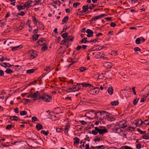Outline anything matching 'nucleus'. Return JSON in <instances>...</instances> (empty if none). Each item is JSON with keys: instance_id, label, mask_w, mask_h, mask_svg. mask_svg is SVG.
<instances>
[{"instance_id": "obj_1", "label": "nucleus", "mask_w": 149, "mask_h": 149, "mask_svg": "<svg viewBox=\"0 0 149 149\" xmlns=\"http://www.w3.org/2000/svg\"><path fill=\"white\" fill-rule=\"evenodd\" d=\"M109 113L106 111H99L97 112V118H98L99 117V119L102 120L105 119H107V118L109 116Z\"/></svg>"}, {"instance_id": "obj_2", "label": "nucleus", "mask_w": 149, "mask_h": 149, "mask_svg": "<svg viewBox=\"0 0 149 149\" xmlns=\"http://www.w3.org/2000/svg\"><path fill=\"white\" fill-rule=\"evenodd\" d=\"M41 99L43 101L45 102H49L51 101L52 97L46 94H43L42 95H39L38 100Z\"/></svg>"}, {"instance_id": "obj_3", "label": "nucleus", "mask_w": 149, "mask_h": 149, "mask_svg": "<svg viewBox=\"0 0 149 149\" xmlns=\"http://www.w3.org/2000/svg\"><path fill=\"white\" fill-rule=\"evenodd\" d=\"M97 112H95L93 110H91L86 113L85 115L90 118L92 119L95 116L97 118Z\"/></svg>"}, {"instance_id": "obj_4", "label": "nucleus", "mask_w": 149, "mask_h": 149, "mask_svg": "<svg viewBox=\"0 0 149 149\" xmlns=\"http://www.w3.org/2000/svg\"><path fill=\"white\" fill-rule=\"evenodd\" d=\"M89 8L88 4L87 5L84 6L82 7L83 11L78 12L77 13V14L78 15H83L84 13H85V14L87 13H88L87 11L88 10Z\"/></svg>"}, {"instance_id": "obj_5", "label": "nucleus", "mask_w": 149, "mask_h": 149, "mask_svg": "<svg viewBox=\"0 0 149 149\" xmlns=\"http://www.w3.org/2000/svg\"><path fill=\"white\" fill-rule=\"evenodd\" d=\"M99 87L96 88L91 89L89 91V93L92 95H95L98 94L99 92Z\"/></svg>"}, {"instance_id": "obj_6", "label": "nucleus", "mask_w": 149, "mask_h": 149, "mask_svg": "<svg viewBox=\"0 0 149 149\" xmlns=\"http://www.w3.org/2000/svg\"><path fill=\"white\" fill-rule=\"evenodd\" d=\"M121 128H124L127 127L126 122L125 121H120L118 124V125Z\"/></svg>"}, {"instance_id": "obj_7", "label": "nucleus", "mask_w": 149, "mask_h": 149, "mask_svg": "<svg viewBox=\"0 0 149 149\" xmlns=\"http://www.w3.org/2000/svg\"><path fill=\"white\" fill-rule=\"evenodd\" d=\"M98 127H95V129L91 131H90L89 133L92 134L94 135H97L98 133Z\"/></svg>"}, {"instance_id": "obj_8", "label": "nucleus", "mask_w": 149, "mask_h": 149, "mask_svg": "<svg viewBox=\"0 0 149 149\" xmlns=\"http://www.w3.org/2000/svg\"><path fill=\"white\" fill-rule=\"evenodd\" d=\"M98 133L102 135L103 134L107 133L108 132L106 128L101 129L98 128Z\"/></svg>"}, {"instance_id": "obj_9", "label": "nucleus", "mask_w": 149, "mask_h": 149, "mask_svg": "<svg viewBox=\"0 0 149 149\" xmlns=\"http://www.w3.org/2000/svg\"><path fill=\"white\" fill-rule=\"evenodd\" d=\"M31 52V53L30 55V58L31 59H33L37 57V52L35 51H32Z\"/></svg>"}, {"instance_id": "obj_10", "label": "nucleus", "mask_w": 149, "mask_h": 149, "mask_svg": "<svg viewBox=\"0 0 149 149\" xmlns=\"http://www.w3.org/2000/svg\"><path fill=\"white\" fill-rule=\"evenodd\" d=\"M86 33H88L87 36L88 37H91L93 36V32L92 31L89 29L86 30Z\"/></svg>"}, {"instance_id": "obj_11", "label": "nucleus", "mask_w": 149, "mask_h": 149, "mask_svg": "<svg viewBox=\"0 0 149 149\" xmlns=\"http://www.w3.org/2000/svg\"><path fill=\"white\" fill-rule=\"evenodd\" d=\"M9 117H10V119L11 120L17 121L19 120V121H23L22 120L20 119L17 116H9Z\"/></svg>"}, {"instance_id": "obj_12", "label": "nucleus", "mask_w": 149, "mask_h": 149, "mask_svg": "<svg viewBox=\"0 0 149 149\" xmlns=\"http://www.w3.org/2000/svg\"><path fill=\"white\" fill-rule=\"evenodd\" d=\"M46 41L42 39H40L37 42L40 45H43L45 44L46 43Z\"/></svg>"}, {"instance_id": "obj_13", "label": "nucleus", "mask_w": 149, "mask_h": 149, "mask_svg": "<svg viewBox=\"0 0 149 149\" xmlns=\"http://www.w3.org/2000/svg\"><path fill=\"white\" fill-rule=\"evenodd\" d=\"M32 94L33 98H38V97H39V95H40L38 91H36Z\"/></svg>"}, {"instance_id": "obj_14", "label": "nucleus", "mask_w": 149, "mask_h": 149, "mask_svg": "<svg viewBox=\"0 0 149 149\" xmlns=\"http://www.w3.org/2000/svg\"><path fill=\"white\" fill-rule=\"evenodd\" d=\"M142 123V121L141 119H139L136 120L135 124L136 126H140L141 125Z\"/></svg>"}, {"instance_id": "obj_15", "label": "nucleus", "mask_w": 149, "mask_h": 149, "mask_svg": "<svg viewBox=\"0 0 149 149\" xmlns=\"http://www.w3.org/2000/svg\"><path fill=\"white\" fill-rule=\"evenodd\" d=\"M38 28L39 29L42 30L44 29V27L42 24L41 22H38Z\"/></svg>"}, {"instance_id": "obj_16", "label": "nucleus", "mask_w": 149, "mask_h": 149, "mask_svg": "<svg viewBox=\"0 0 149 149\" xmlns=\"http://www.w3.org/2000/svg\"><path fill=\"white\" fill-rule=\"evenodd\" d=\"M65 134H67L68 133V131L69 129L70 128V126L69 125H65Z\"/></svg>"}, {"instance_id": "obj_17", "label": "nucleus", "mask_w": 149, "mask_h": 149, "mask_svg": "<svg viewBox=\"0 0 149 149\" xmlns=\"http://www.w3.org/2000/svg\"><path fill=\"white\" fill-rule=\"evenodd\" d=\"M113 89L111 87H109L107 90L108 92L110 95H112L113 93Z\"/></svg>"}, {"instance_id": "obj_18", "label": "nucleus", "mask_w": 149, "mask_h": 149, "mask_svg": "<svg viewBox=\"0 0 149 149\" xmlns=\"http://www.w3.org/2000/svg\"><path fill=\"white\" fill-rule=\"evenodd\" d=\"M107 119L110 121H113L115 120V118L113 116H110L109 114V116L107 118Z\"/></svg>"}, {"instance_id": "obj_19", "label": "nucleus", "mask_w": 149, "mask_h": 149, "mask_svg": "<svg viewBox=\"0 0 149 149\" xmlns=\"http://www.w3.org/2000/svg\"><path fill=\"white\" fill-rule=\"evenodd\" d=\"M69 37H68L64 39L61 42V44L62 45H64L65 43L67 42V41L69 40Z\"/></svg>"}, {"instance_id": "obj_20", "label": "nucleus", "mask_w": 149, "mask_h": 149, "mask_svg": "<svg viewBox=\"0 0 149 149\" xmlns=\"http://www.w3.org/2000/svg\"><path fill=\"white\" fill-rule=\"evenodd\" d=\"M81 84L82 85V86L83 87H91L92 86L89 84L88 83H86L85 82Z\"/></svg>"}, {"instance_id": "obj_21", "label": "nucleus", "mask_w": 149, "mask_h": 149, "mask_svg": "<svg viewBox=\"0 0 149 149\" xmlns=\"http://www.w3.org/2000/svg\"><path fill=\"white\" fill-rule=\"evenodd\" d=\"M17 9L19 11L24 9L25 8V7L24 6V5H17Z\"/></svg>"}, {"instance_id": "obj_22", "label": "nucleus", "mask_w": 149, "mask_h": 149, "mask_svg": "<svg viewBox=\"0 0 149 149\" xmlns=\"http://www.w3.org/2000/svg\"><path fill=\"white\" fill-rule=\"evenodd\" d=\"M142 139H149V134H145L142 136Z\"/></svg>"}, {"instance_id": "obj_23", "label": "nucleus", "mask_w": 149, "mask_h": 149, "mask_svg": "<svg viewBox=\"0 0 149 149\" xmlns=\"http://www.w3.org/2000/svg\"><path fill=\"white\" fill-rule=\"evenodd\" d=\"M119 102L117 101H114L112 102L111 103V104L113 106H115L118 104Z\"/></svg>"}, {"instance_id": "obj_24", "label": "nucleus", "mask_w": 149, "mask_h": 149, "mask_svg": "<svg viewBox=\"0 0 149 149\" xmlns=\"http://www.w3.org/2000/svg\"><path fill=\"white\" fill-rule=\"evenodd\" d=\"M68 18L69 17L68 16L65 17L62 20V24L65 23L68 20Z\"/></svg>"}, {"instance_id": "obj_25", "label": "nucleus", "mask_w": 149, "mask_h": 149, "mask_svg": "<svg viewBox=\"0 0 149 149\" xmlns=\"http://www.w3.org/2000/svg\"><path fill=\"white\" fill-rule=\"evenodd\" d=\"M74 144H77L79 143V139L77 137H75L74 139Z\"/></svg>"}, {"instance_id": "obj_26", "label": "nucleus", "mask_w": 149, "mask_h": 149, "mask_svg": "<svg viewBox=\"0 0 149 149\" xmlns=\"http://www.w3.org/2000/svg\"><path fill=\"white\" fill-rule=\"evenodd\" d=\"M36 127L39 130L43 129L42 126L40 124H37Z\"/></svg>"}, {"instance_id": "obj_27", "label": "nucleus", "mask_w": 149, "mask_h": 149, "mask_svg": "<svg viewBox=\"0 0 149 149\" xmlns=\"http://www.w3.org/2000/svg\"><path fill=\"white\" fill-rule=\"evenodd\" d=\"M31 4L29 1H27L25 3V4H24V6H25V8L26 7L28 8H29L31 7Z\"/></svg>"}, {"instance_id": "obj_28", "label": "nucleus", "mask_w": 149, "mask_h": 149, "mask_svg": "<svg viewBox=\"0 0 149 149\" xmlns=\"http://www.w3.org/2000/svg\"><path fill=\"white\" fill-rule=\"evenodd\" d=\"M35 71V70L34 69L28 70L26 71V73L28 74H31L33 72Z\"/></svg>"}, {"instance_id": "obj_29", "label": "nucleus", "mask_w": 149, "mask_h": 149, "mask_svg": "<svg viewBox=\"0 0 149 149\" xmlns=\"http://www.w3.org/2000/svg\"><path fill=\"white\" fill-rule=\"evenodd\" d=\"M6 72L8 74H9L13 72L12 70L9 68H7L6 70Z\"/></svg>"}, {"instance_id": "obj_30", "label": "nucleus", "mask_w": 149, "mask_h": 149, "mask_svg": "<svg viewBox=\"0 0 149 149\" xmlns=\"http://www.w3.org/2000/svg\"><path fill=\"white\" fill-rule=\"evenodd\" d=\"M41 133L44 134L45 136H47V135L49 133V132L48 131H45L44 130H42L41 131Z\"/></svg>"}, {"instance_id": "obj_31", "label": "nucleus", "mask_w": 149, "mask_h": 149, "mask_svg": "<svg viewBox=\"0 0 149 149\" xmlns=\"http://www.w3.org/2000/svg\"><path fill=\"white\" fill-rule=\"evenodd\" d=\"M104 16V14H102L99 16H96L95 17H93L94 20H97L101 18V17H103Z\"/></svg>"}, {"instance_id": "obj_32", "label": "nucleus", "mask_w": 149, "mask_h": 149, "mask_svg": "<svg viewBox=\"0 0 149 149\" xmlns=\"http://www.w3.org/2000/svg\"><path fill=\"white\" fill-rule=\"evenodd\" d=\"M48 49V47L46 45H43V46L41 48V49L43 51H45Z\"/></svg>"}, {"instance_id": "obj_33", "label": "nucleus", "mask_w": 149, "mask_h": 149, "mask_svg": "<svg viewBox=\"0 0 149 149\" xmlns=\"http://www.w3.org/2000/svg\"><path fill=\"white\" fill-rule=\"evenodd\" d=\"M87 39L86 38H83L81 41V43H85L87 42H88V41L87 40Z\"/></svg>"}, {"instance_id": "obj_34", "label": "nucleus", "mask_w": 149, "mask_h": 149, "mask_svg": "<svg viewBox=\"0 0 149 149\" xmlns=\"http://www.w3.org/2000/svg\"><path fill=\"white\" fill-rule=\"evenodd\" d=\"M32 17V20L33 21L34 23L35 24V25H36L38 22V20L36 19V17L34 16H33Z\"/></svg>"}, {"instance_id": "obj_35", "label": "nucleus", "mask_w": 149, "mask_h": 149, "mask_svg": "<svg viewBox=\"0 0 149 149\" xmlns=\"http://www.w3.org/2000/svg\"><path fill=\"white\" fill-rule=\"evenodd\" d=\"M27 114V112L25 111H21L20 112V115L21 116L26 115Z\"/></svg>"}, {"instance_id": "obj_36", "label": "nucleus", "mask_w": 149, "mask_h": 149, "mask_svg": "<svg viewBox=\"0 0 149 149\" xmlns=\"http://www.w3.org/2000/svg\"><path fill=\"white\" fill-rule=\"evenodd\" d=\"M49 69H50V70L49 71V72H47V74L49 72H50L52 70V69H50V66H47L44 69V70H45V71H48V70H49Z\"/></svg>"}, {"instance_id": "obj_37", "label": "nucleus", "mask_w": 149, "mask_h": 149, "mask_svg": "<svg viewBox=\"0 0 149 149\" xmlns=\"http://www.w3.org/2000/svg\"><path fill=\"white\" fill-rule=\"evenodd\" d=\"M40 0H35L34 2V5L36 6L38 5L40 2Z\"/></svg>"}, {"instance_id": "obj_38", "label": "nucleus", "mask_w": 149, "mask_h": 149, "mask_svg": "<svg viewBox=\"0 0 149 149\" xmlns=\"http://www.w3.org/2000/svg\"><path fill=\"white\" fill-rule=\"evenodd\" d=\"M117 51H112L111 52V54L114 56H116L117 54Z\"/></svg>"}, {"instance_id": "obj_39", "label": "nucleus", "mask_w": 149, "mask_h": 149, "mask_svg": "<svg viewBox=\"0 0 149 149\" xmlns=\"http://www.w3.org/2000/svg\"><path fill=\"white\" fill-rule=\"evenodd\" d=\"M39 36L38 34H35L33 36V39L36 40L38 38Z\"/></svg>"}, {"instance_id": "obj_40", "label": "nucleus", "mask_w": 149, "mask_h": 149, "mask_svg": "<svg viewBox=\"0 0 149 149\" xmlns=\"http://www.w3.org/2000/svg\"><path fill=\"white\" fill-rule=\"evenodd\" d=\"M14 126L13 125H8L6 126V129L7 130H10L11 128H12L13 127H14Z\"/></svg>"}, {"instance_id": "obj_41", "label": "nucleus", "mask_w": 149, "mask_h": 149, "mask_svg": "<svg viewBox=\"0 0 149 149\" xmlns=\"http://www.w3.org/2000/svg\"><path fill=\"white\" fill-rule=\"evenodd\" d=\"M121 128H117L116 129V132L117 133H120L121 131H122V130L121 129Z\"/></svg>"}, {"instance_id": "obj_42", "label": "nucleus", "mask_w": 149, "mask_h": 149, "mask_svg": "<svg viewBox=\"0 0 149 149\" xmlns=\"http://www.w3.org/2000/svg\"><path fill=\"white\" fill-rule=\"evenodd\" d=\"M96 6L95 5L93 4H91L89 6V8L90 9L92 10Z\"/></svg>"}, {"instance_id": "obj_43", "label": "nucleus", "mask_w": 149, "mask_h": 149, "mask_svg": "<svg viewBox=\"0 0 149 149\" xmlns=\"http://www.w3.org/2000/svg\"><path fill=\"white\" fill-rule=\"evenodd\" d=\"M140 39L139 38H137L135 40V42L137 44H139L140 43Z\"/></svg>"}, {"instance_id": "obj_44", "label": "nucleus", "mask_w": 149, "mask_h": 149, "mask_svg": "<svg viewBox=\"0 0 149 149\" xmlns=\"http://www.w3.org/2000/svg\"><path fill=\"white\" fill-rule=\"evenodd\" d=\"M80 5V3L79 2H76L74 3L73 5V7L76 8L77 6H79Z\"/></svg>"}, {"instance_id": "obj_45", "label": "nucleus", "mask_w": 149, "mask_h": 149, "mask_svg": "<svg viewBox=\"0 0 149 149\" xmlns=\"http://www.w3.org/2000/svg\"><path fill=\"white\" fill-rule=\"evenodd\" d=\"M102 138V137H97L94 139V141L95 142L100 141Z\"/></svg>"}, {"instance_id": "obj_46", "label": "nucleus", "mask_w": 149, "mask_h": 149, "mask_svg": "<svg viewBox=\"0 0 149 149\" xmlns=\"http://www.w3.org/2000/svg\"><path fill=\"white\" fill-rule=\"evenodd\" d=\"M137 131L139 132L141 134H145L146 133V131H141V130L140 129H138L137 130Z\"/></svg>"}, {"instance_id": "obj_47", "label": "nucleus", "mask_w": 149, "mask_h": 149, "mask_svg": "<svg viewBox=\"0 0 149 149\" xmlns=\"http://www.w3.org/2000/svg\"><path fill=\"white\" fill-rule=\"evenodd\" d=\"M68 36V33H64L61 35V36L63 38H65Z\"/></svg>"}, {"instance_id": "obj_48", "label": "nucleus", "mask_w": 149, "mask_h": 149, "mask_svg": "<svg viewBox=\"0 0 149 149\" xmlns=\"http://www.w3.org/2000/svg\"><path fill=\"white\" fill-rule=\"evenodd\" d=\"M31 119L32 122H34L35 121H37L38 120L36 116H33L32 117Z\"/></svg>"}, {"instance_id": "obj_49", "label": "nucleus", "mask_w": 149, "mask_h": 149, "mask_svg": "<svg viewBox=\"0 0 149 149\" xmlns=\"http://www.w3.org/2000/svg\"><path fill=\"white\" fill-rule=\"evenodd\" d=\"M20 46H18L17 47H14L12 48V50L13 51H15L16 50H17L18 49L19 47Z\"/></svg>"}, {"instance_id": "obj_50", "label": "nucleus", "mask_w": 149, "mask_h": 149, "mask_svg": "<svg viewBox=\"0 0 149 149\" xmlns=\"http://www.w3.org/2000/svg\"><path fill=\"white\" fill-rule=\"evenodd\" d=\"M138 100L139 99H137V98H136L134 99L133 101V104L134 105H136L137 104Z\"/></svg>"}, {"instance_id": "obj_51", "label": "nucleus", "mask_w": 149, "mask_h": 149, "mask_svg": "<svg viewBox=\"0 0 149 149\" xmlns=\"http://www.w3.org/2000/svg\"><path fill=\"white\" fill-rule=\"evenodd\" d=\"M63 129L61 128H56V131L58 132L59 133L61 132L62 131Z\"/></svg>"}, {"instance_id": "obj_52", "label": "nucleus", "mask_w": 149, "mask_h": 149, "mask_svg": "<svg viewBox=\"0 0 149 149\" xmlns=\"http://www.w3.org/2000/svg\"><path fill=\"white\" fill-rule=\"evenodd\" d=\"M105 66L108 65V68H111V63H107L105 64Z\"/></svg>"}, {"instance_id": "obj_53", "label": "nucleus", "mask_w": 149, "mask_h": 149, "mask_svg": "<svg viewBox=\"0 0 149 149\" xmlns=\"http://www.w3.org/2000/svg\"><path fill=\"white\" fill-rule=\"evenodd\" d=\"M86 70V68L85 67H81L79 68V70L81 72H83L85 71Z\"/></svg>"}, {"instance_id": "obj_54", "label": "nucleus", "mask_w": 149, "mask_h": 149, "mask_svg": "<svg viewBox=\"0 0 149 149\" xmlns=\"http://www.w3.org/2000/svg\"><path fill=\"white\" fill-rule=\"evenodd\" d=\"M123 149H132V148L130 147L125 146L123 147Z\"/></svg>"}, {"instance_id": "obj_55", "label": "nucleus", "mask_w": 149, "mask_h": 149, "mask_svg": "<svg viewBox=\"0 0 149 149\" xmlns=\"http://www.w3.org/2000/svg\"><path fill=\"white\" fill-rule=\"evenodd\" d=\"M129 2L131 3H134L136 2L137 0H128Z\"/></svg>"}, {"instance_id": "obj_56", "label": "nucleus", "mask_w": 149, "mask_h": 149, "mask_svg": "<svg viewBox=\"0 0 149 149\" xmlns=\"http://www.w3.org/2000/svg\"><path fill=\"white\" fill-rule=\"evenodd\" d=\"M134 50L135 52H137L138 51H140L141 49L138 47H135L134 48Z\"/></svg>"}, {"instance_id": "obj_57", "label": "nucleus", "mask_w": 149, "mask_h": 149, "mask_svg": "<svg viewBox=\"0 0 149 149\" xmlns=\"http://www.w3.org/2000/svg\"><path fill=\"white\" fill-rule=\"evenodd\" d=\"M141 144L139 143L136 145V148L137 149H140L141 148Z\"/></svg>"}, {"instance_id": "obj_58", "label": "nucleus", "mask_w": 149, "mask_h": 149, "mask_svg": "<svg viewBox=\"0 0 149 149\" xmlns=\"http://www.w3.org/2000/svg\"><path fill=\"white\" fill-rule=\"evenodd\" d=\"M104 147V146L102 145L101 146H95V148H96L97 149H100V148L103 147Z\"/></svg>"}, {"instance_id": "obj_59", "label": "nucleus", "mask_w": 149, "mask_h": 149, "mask_svg": "<svg viewBox=\"0 0 149 149\" xmlns=\"http://www.w3.org/2000/svg\"><path fill=\"white\" fill-rule=\"evenodd\" d=\"M139 38L140 39L141 42L142 41V42H143L145 40V39L143 37H139Z\"/></svg>"}, {"instance_id": "obj_60", "label": "nucleus", "mask_w": 149, "mask_h": 149, "mask_svg": "<svg viewBox=\"0 0 149 149\" xmlns=\"http://www.w3.org/2000/svg\"><path fill=\"white\" fill-rule=\"evenodd\" d=\"M81 48V46L80 45H78L76 47V49L77 51L79 50Z\"/></svg>"}, {"instance_id": "obj_61", "label": "nucleus", "mask_w": 149, "mask_h": 149, "mask_svg": "<svg viewBox=\"0 0 149 149\" xmlns=\"http://www.w3.org/2000/svg\"><path fill=\"white\" fill-rule=\"evenodd\" d=\"M14 111L15 112L18 113L19 112V110H18V108H15L14 109Z\"/></svg>"}, {"instance_id": "obj_62", "label": "nucleus", "mask_w": 149, "mask_h": 149, "mask_svg": "<svg viewBox=\"0 0 149 149\" xmlns=\"http://www.w3.org/2000/svg\"><path fill=\"white\" fill-rule=\"evenodd\" d=\"M144 122H145L144 124H145L146 125H149V121H148V120H145Z\"/></svg>"}, {"instance_id": "obj_63", "label": "nucleus", "mask_w": 149, "mask_h": 149, "mask_svg": "<svg viewBox=\"0 0 149 149\" xmlns=\"http://www.w3.org/2000/svg\"><path fill=\"white\" fill-rule=\"evenodd\" d=\"M25 13L23 11H21L20 13L18 14V15L21 16H24L25 15Z\"/></svg>"}, {"instance_id": "obj_64", "label": "nucleus", "mask_w": 149, "mask_h": 149, "mask_svg": "<svg viewBox=\"0 0 149 149\" xmlns=\"http://www.w3.org/2000/svg\"><path fill=\"white\" fill-rule=\"evenodd\" d=\"M85 143V140H82L80 141V143L83 145V146H84V144Z\"/></svg>"}]
</instances>
